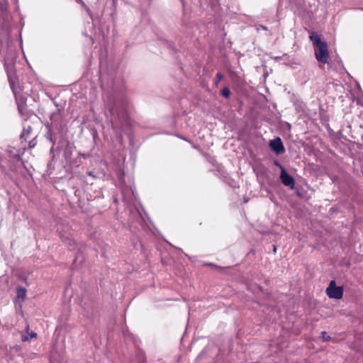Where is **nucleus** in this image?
<instances>
[{"mask_svg":"<svg viewBox=\"0 0 363 363\" xmlns=\"http://www.w3.org/2000/svg\"><path fill=\"white\" fill-rule=\"evenodd\" d=\"M309 39L313 42V45L317 48V50L315 52L316 60L324 64L328 63L329 52L327 43L322 41L320 35L315 32L311 33Z\"/></svg>","mask_w":363,"mask_h":363,"instance_id":"obj_1","label":"nucleus"},{"mask_svg":"<svg viewBox=\"0 0 363 363\" xmlns=\"http://www.w3.org/2000/svg\"><path fill=\"white\" fill-rule=\"evenodd\" d=\"M326 293L330 298L340 299L343 296V289L341 286H336L335 281H331L326 289Z\"/></svg>","mask_w":363,"mask_h":363,"instance_id":"obj_2","label":"nucleus"},{"mask_svg":"<svg viewBox=\"0 0 363 363\" xmlns=\"http://www.w3.org/2000/svg\"><path fill=\"white\" fill-rule=\"evenodd\" d=\"M277 165L280 167L281 169V175H280V179L281 183L286 186H289L291 189H293L294 188L295 181L294 178L286 172V171L284 169V168L279 165L277 162H276Z\"/></svg>","mask_w":363,"mask_h":363,"instance_id":"obj_3","label":"nucleus"},{"mask_svg":"<svg viewBox=\"0 0 363 363\" xmlns=\"http://www.w3.org/2000/svg\"><path fill=\"white\" fill-rule=\"evenodd\" d=\"M269 146L271 149L274 150L277 154H281L284 152L283 143L279 138L271 140L269 143Z\"/></svg>","mask_w":363,"mask_h":363,"instance_id":"obj_4","label":"nucleus"},{"mask_svg":"<svg viewBox=\"0 0 363 363\" xmlns=\"http://www.w3.org/2000/svg\"><path fill=\"white\" fill-rule=\"evenodd\" d=\"M17 296L18 298L24 299L26 296V289L23 287L19 286L16 289Z\"/></svg>","mask_w":363,"mask_h":363,"instance_id":"obj_5","label":"nucleus"},{"mask_svg":"<svg viewBox=\"0 0 363 363\" xmlns=\"http://www.w3.org/2000/svg\"><path fill=\"white\" fill-rule=\"evenodd\" d=\"M31 131H32V128L30 125H28V127H24L23 131L21 134V138L28 135Z\"/></svg>","mask_w":363,"mask_h":363,"instance_id":"obj_6","label":"nucleus"},{"mask_svg":"<svg viewBox=\"0 0 363 363\" xmlns=\"http://www.w3.org/2000/svg\"><path fill=\"white\" fill-rule=\"evenodd\" d=\"M230 91L229 90V89L228 88H224L222 91H221V95L225 97V98H228L230 96Z\"/></svg>","mask_w":363,"mask_h":363,"instance_id":"obj_7","label":"nucleus"},{"mask_svg":"<svg viewBox=\"0 0 363 363\" xmlns=\"http://www.w3.org/2000/svg\"><path fill=\"white\" fill-rule=\"evenodd\" d=\"M21 347L18 345H14L10 347V351L14 353H19L21 351Z\"/></svg>","mask_w":363,"mask_h":363,"instance_id":"obj_8","label":"nucleus"},{"mask_svg":"<svg viewBox=\"0 0 363 363\" xmlns=\"http://www.w3.org/2000/svg\"><path fill=\"white\" fill-rule=\"evenodd\" d=\"M117 116L118 117V119L121 120L123 121V123H126L127 122L128 117H127V115H126L125 113H123L121 116L118 113H117Z\"/></svg>","mask_w":363,"mask_h":363,"instance_id":"obj_9","label":"nucleus"},{"mask_svg":"<svg viewBox=\"0 0 363 363\" xmlns=\"http://www.w3.org/2000/svg\"><path fill=\"white\" fill-rule=\"evenodd\" d=\"M321 338L323 341H328L330 339V337L328 335L326 332H322Z\"/></svg>","mask_w":363,"mask_h":363,"instance_id":"obj_10","label":"nucleus"},{"mask_svg":"<svg viewBox=\"0 0 363 363\" xmlns=\"http://www.w3.org/2000/svg\"><path fill=\"white\" fill-rule=\"evenodd\" d=\"M216 78L218 79L217 82H216V84L217 85L218 84V82L223 79L222 74L220 72L217 73Z\"/></svg>","mask_w":363,"mask_h":363,"instance_id":"obj_11","label":"nucleus"},{"mask_svg":"<svg viewBox=\"0 0 363 363\" xmlns=\"http://www.w3.org/2000/svg\"><path fill=\"white\" fill-rule=\"evenodd\" d=\"M21 340H22V341L26 342V341H29L30 339L29 336L22 335Z\"/></svg>","mask_w":363,"mask_h":363,"instance_id":"obj_12","label":"nucleus"},{"mask_svg":"<svg viewBox=\"0 0 363 363\" xmlns=\"http://www.w3.org/2000/svg\"><path fill=\"white\" fill-rule=\"evenodd\" d=\"M77 1L79 4H81L84 7H85L86 9L87 10V11H89V8L85 5V4L84 3V1L82 0H77Z\"/></svg>","mask_w":363,"mask_h":363,"instance_id":"obj_13","label":"nucleus"},{"mask_svg":"<svg viewBox=\"0 0 363 363\" xmlns=\"http://www.w3.org/2000/svg\"><path fill=\"white\" fill-rule=\"evenodd\" d=\"M36 337H37V333H36L31 332V333L29 334V337H30V339L35 338Z\"/></svg>","mask_w":363,"mask_h":363,"instance_id":"obj_14","label":"nucleus"},{"mask_svg":"<svg viewBox=\"0 0 363 363\" xmlns=\"http://www.w3.org/2000/svg\"><path fill=\"white\" fill-rule=\"evenodd\" d=\"M9 81H10V85L11 86V89H13V91H14V81L12 79H11L10 77H9Z\"/></svg>","mask_w":363,"mask_h":363,"instance_id":"obj_15","label":"nucleus"},{"mask_svg":"<svg viewBox=\"0 0 363 363\" xmlns=\"http://www.w3.org/2000/svg\"><path fill=\"white\" fill-rule=\"evenodd\" d=\"M35 144L33 143V141H30V142L29 143V147H30V148L33 147L35 146Z\"/></svg>","mask_w":363,"mask_h":363,"instance_id":"obj_16","label":"nucleus"},{"mask_svg":"<svg viewBox=\"0 0 363 363\" xmlns=\"http://www.w3.org/2000/svg\"><path fill=\"white\" fill-rule=\"evenodd\" d=\"M109 112H110V114H111V115H113V114H114V111H113V108H111V109L109 110Z\"/></svg>","mask_w":363,"mask_h":363,"instance_id":"obj_17","label":"nucleus"},{"mask_svg":"<svg viewBox=\"0 0 363 363\" xmlns=\"http://www.w3.org/2000/svg\"><path fill=\"white\" fill-rule=\"evenodd\" d=\"M261 28H262L263 30H267V27H266V26H261Z\"/></svg>","mask_w":363,"mask_h":363,"instance_id":"obj_18","label":"nucleus"},{"mask_svg":"<svg viewBox=\"0 0 363 363\" xmlns=\"http://www.w3.org/2000/svg\"><path fill=\"white\" fill-rule=\"evenodd\" d=\"M26 329H27V330H28V329H29V326H28V325H27V326H26Z\"/></svg>","mask_w":363,"mask_h":363,"instance_id":"obj_19","label":"nucleus"}]
</instances>
